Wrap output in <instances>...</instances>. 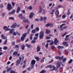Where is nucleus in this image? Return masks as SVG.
Here are the masks:
<instances>
[{
  "mask_svg": "<svg viewBox=\"0 0 73 73\" xmlns=\"http://www.w3.org/2000/svg\"><path fill=\"white\" fill-rule=\"evenodd\" d=\"M44 36V31H41L40 33L39 38L40 39H42Z\"/></svg>",
  "mask_w": 73,
  "mask_h": 73,
  "instance_id": "obj_1",
  "label": "nucleus"
},
{
  "mask_svg": "<svg viewBox=\"0 0 73 73\" xmlns=\"http://www.w3.org/2000/svg\"><path fill=\"white\" fill-rule=\"evenodd\" d=\"M7 8L8 11H11V10L12 9V5L9 3H8Z\"/></svg>",
  "mask_w": 73,
  "mask_h": 73,
  "instance_id": "obj_2",
  "label": "nucleus"
},
{
  "mask_svg": "<svg viewBox=\"0 0 73 73\" xmlns=\"http://www.w3.org/2000/svg\"><path fill=\"white\" fill-rule=\"evenodd\" d=\"M26 36H27V34H23L22 35V36L21 37V41H24V40H25V37H26Z\"/></svg>",
  "mask_w": 73,
  "mask_h": 73,
  "instance_id": "obj_3",
  "label": "nucleus"
},
{
  "mask_svg": "<svg viewBox=\"0 0 73 73\" xmlns=\"http://www.w3.org/2000/svg\"><path fill=\"white\" fill-rule=\"evenodd\" d=\"M63 58H64V56H62V57H60V56H56L55 57V58L56 59H58L59 61H61V60H62Z\"/></svg>",
  "mask_w": 73,
  "mask_h": 73,
  "instance_id": "obj_4",
  "label": "nucleus"
},
{
  "mask_svg": "<svg viewBox=\"0 0 73 73\" xmlns=\"http://www.w3.org/2000/svg\"><path fill=\"white\" fill-rule=\"evenodd\" d=\"M58 41H59L57 40V38H55L54 42V43L55 45H57V43H58Z\"/></svg>",
  "mask_w": 73,
  "mask_h": 73,
  "instance_id": "obj_5",
  "label": "nucleus"
},
{
  "mask_svg": "<svg viewBox=\"0 0 73 73\" xmlns=\"http://www.w3.org/2000/svg\"><path fill=\"white\" fill-rule=\"evenodd\" d=\"M18 17L19 18H21V19H25V17L23 16V14H20L18 15Z\"/></svg>",
  "mask_w": 73,
  "mask_h": 73,
  "instance_id": "obj_6",
  "label": "nucleus"
},
{
  "mask_svg": "<svg viewBox=\"0 0 73 73\" xmlns=\"http://www.w3.org/2000/svg\"><path fill=\"white\" fill-rule=\"evenodd\" d=\"M62 44L64 46H65L66 47L69 46L68 43V42H63L62 43Z\"/></svg>",
  "mask_w": 73,
  "mask_h": 73,
  "instance_id": "obj_7",
  "label": "nucleus"
},
{
  "mask_svg": "<svg viewBox=\"0 0 73 73\" xmlns=\"http://www.w3.org/2000/svg\"><path fill=\"white\" fill-rule=\"evenodd\" d=\"M23 19V21L24 23H27L28 22V23H29V22H28L29 20L27 19H26L25 17V19Z\"/></svg>",
  "mask_w": 73,
  "mask_h": 73,
  "instance_id": "obj_8",
  "label": "nucleus"
},
{
  "mask_svg": "<svg viewBox=\"0 0 73 73\" xmlns=\"http://www.w3.org/2000/svg\"><path fill=\"white\" fill-rule=\"evenodd\" d=\"M34 13H30L29 16V18L30 19H31V18H32L33 16H34Z\"/></svg>",
  "mask_w": 73,
  "mask_h": 73,
  "instance_id": "obj_9",
  "label": "nucleus"
},
{
  "mask_svg": "<svg viewBox=\"0 0 73 73\" xmlns=\"http://www.w3.org/2000/svg\"><path fill=\"white\" fill-rule=\"evenodd\" d=\"M15 10H14L13 11H11V12H9L8 13L9 15H13L14 14V13L15 12Z\"/></svg>",
  "mask_w": 73,
  "mask_h": 73,
  "instance_id": "obj_10",
  "label": "nucleus"
},
{
  "mask_svg": "<svg viewBox=\"0 0 73 73\" xmlns=\"http://www.w3.org/2000/svg\"><path fill=\"white\" fill-rule=\"evenodd\" d=\"M36 52H40V51L41 49H40V46H38L36 48Z\"/></svg>",
  "mask_w": 73,
  "mask_h": 73,
  "instance_id": "obj_11",
  "label": "nucleus"
},
{
  "mask_svg": "<svg viewBox=\"0 0 73 73\" xmlns=\"http://www.w3.org/2000/svg\"><path fill=\"white\" fill-rule=\"evenodd\" d=\"M60 66H61V63L59 62L57 63L56 67L57 68H59L60 67Z\"/></svg>",
  "mask_w": 73,
  "mask_h": 73,
  "instance_id": "obj_12",
  "label": "nucleus"
},
{
  "mask_svg": "<svg viewBox=\"0 0 73 73\" xmlns=\"http://www.w3.org/2000/svg\"><path fill=\"white\" fill-rule=\"evenodd\" d=\"M16 26H17V24H16V23H15L13 25L11 26V28H15Z\"/></svg>",
  "mask_w": 73,
  "mask_h": 73,
  "instance_id": "obj_13",
  "label": "nucleus"
},
{
  "mask_svg": "<svg viewBox=\"0 0 73 73\" xmlns=\"http://www.w3.org/2000/svg\"><path fill=\"white\" fill-rule=\"evenodd\" d=\"M65 25V24L63 23L62 24V25H60V29L61 31H63V29H62L63 28H62L64 26V25Z\"/></svg>",
  "mask_w": 73,
  "mask_h": 73,
  "instance_id": "obj_14",
  "label": "nucleus"
},
{
  "mask_svg": "<svg viewBox=\"0 0 73 73\" xmlns=\"http://www.w3.org/2000/svg\"><path fill=\"white\" fill-rule=\"evenodd\" d=\"M21 10V9L20 8V7L18 6L17 9V13H19V12Z\"/></svg>",
  "mask_w": 73,
  "mask_h": 73,
  "instance_id": "obj_15",
  "label": "nucleus"
},
{
  "mask_svg": "<svg viewBox=\"0 0 73 73\" xmlns=\"http://www.w3.org/2000/svg\"><path fill=\"white\" fill-rule=\"evenodd\" d=\"M36 63V61L35 60H32L31 62V64L32 65H34Z\"/></svg>",
  "mask_w": 73,
  "mask_h": 73,
  "instance_id": "obj_16",
  "label": "nucleus"
},
{
  "mask_svg": "<svg viewBox=\"0 0 73 73\" xmlns=\"http://www.w3.org/2000/svg\"><path fill=\"white\" fill-rule=\"evenodd\" d=\"M42 7L41 6H39V13H41L42 12Z\"/></svg>",
  "mask_w": 73,
  "mask_h": 73,
  "instance_id": "obj_17",
  "label": "nucleus"
},
{
  "mask_svg": "<svg viewBox=\"0 0 73 73\" xmlns=\"http://www.w3.org/2000/svg\"><path fill=\"white\" fill-rule=\"evenodd\" d=\"M21 47L22 50H24L25 49V45L22 44L21 46Z\"/></svg>",
  "mask_w": 73,
  "mask_h": 73,
  "instance_id": "obj_18",
  "label": "nucleus"
},
{
  "mask_svg": "<svg viewBox=\"0 0 73 73\" xmlns=\"http://www.w3.org/2000/svg\"><path fill=\"white\" fill-rule=\"evenodd\" d=\"M25 45L27 47L29 48H31V44L29 45L27 43L25 44Z\"/></svg>",
  "mask_w": 73,
  "mask_h": 73,
  "instance_id": "obj_19",
  "label": "nucleus"
},
{
  "mask_svg": "<svg viewBox=\"0 0 73 73\" xmlns=\"http://www.w3.org/2000/svg\"><path fill=\"white\" fill-rule=\"evenodd\" d=\"M57 48L58 49H63V48H64V46H60L58 45L57 46Z\"/></svg>",
  "mask_w": 73,
  "mask_h": 73,
  "instance_id": "obj_20",
  "label": "nucleus"
},
{
  "mask_svg": "<svg viewBox=\"0 0 73 73\" xmlns=\"http://www.w3.org/2000/svg\"><path fill=\"white\" fill-rule=\"evenodd\" d=\"M15 31V30L14 29H12L11 30H10L9 33H13Z\"/></svg>",
  "mask_w": 73,
  "mask_h": 73,
  "instance_id": "obj_21",
  "label": "nucleus"
},
{
  "mask_svg": "<svg viewBox=\"0 0 73 73\" xmlns=\"http://www.w3.org/2000/svg\"><path fill=\"white\" fill-rule=\"evenodd\" d=\"M1 37L2 38L4 39H6L7 38V37L4 36V35H3V34H2L1 35Z\"/></svg>",
  "mask_w": 73,
  "mask_h": 73,
  "instance_id": "obj_22",
  "label": "nucleus"
},
{
  "mask_svg": "<svg viewBox=\"0 0 73 73\" xmlns=\"http://www.w3.org/2000/svg\"><path fill=\"white\" fill-rule=\"evenodd\" d=\"M50 32V30L47 29L46 30V31L45 33L46 34H49V33Z\"/></svg>",
  "mask_w": 73,
  "mask_h": 73,
  "instance_id": "obj_23",
  "label": "nucleus"
},
{
  "mask_svg": "<svg viewBox=\"0 0 73 73\" xmlns=\"http://www.w3.org/2000/svg\"><path fill=\"white\" fill-rule=\"evenodd\" d=\"M18 54L17 52L15 51L13 52V54L14 56H16Z\"/></svg>",
  "mask_w": 73,
  "mask_h": 73,
  "instance_id": "obj_24",
  "label": "nucleus"
},
{
  "mask_svg": "<svg viewBox=\"0 0 73 73\" xmlns=\"http://www.w3.org/2000/svg\"><path fill=\"white\" fill-rule=\"evenodd\" d=\"M36 32H38L39 31V27H36L35 29Z\"/></svg>",
  "mask_w": 73,
  "mask_h": 73,
  "instance_id": "obj_25",
  "label": "nucleus"
},
{
  "mask_svg": "<svg viewBox=\"0 0 73 73\" xmlns=\"http://www.w3.org/2000/svg\"><path fill=\"white\" fill-rule=\"evenodd\" d=\"M55 14L57 16L59 15V11H58V10H57L55 12Z\"/></svg>",
  "mask_w": 73,
  "mask_h": 73,
  "instance_id": "obj_26",
  "label": "nucleus"
},
{
  "mask_svg": "<svg viewBox=\"0 0 73 73\" xmlns=\"http://www.w3.org/2000/svg\"><path fill=\"white\" fill-rule=\"evenodd\" d=\"M7 41H8V39H7L6 38L4 42L3 45H5V44H6L7 42Z\"/></svg>",
  "mask_w": 73,
  "mask_h": 73,
  "instance_id": "obj_27",
  "label": "nucleus"
},
{
  "mask_svg": "<svg viewBox=\"0 0 73 73\" xmlns=\"http://www.w3.org/2000/svg\"><path fill=\"white\" fill-rule=\"evenodd\" d=\"M33 34H31V36H30V39L31 40H32V38L33 37Z\"/></svg>",
  "mask_w": 73,
  "mask_h": 73,
  "instance_id": "obj_28",
  "label": "nucleus"
},
{
  "mask_svg": "<svg viewBox=\"0 0 73 73\" xmlns=\"http://www.w3.org/2000/svg\"><path fill=\"white\" fill-rule=\"evenodd\" d=\"M65 17H66V15L65 14H63L62 16V19H65Z\"/></svg>",
  "mask_w": 73,
  "mask_h": 73,
  "instance_id": "obj_29",
  "label": "nucleus"
},
{
  "mask_svg": "<svg viewBox=\"0 0 73 73\" xmlns=\"http://www.w3.org/2000/svg\"><path fill=\"white\" fill-rule=\"evenodd\" d=\"M28 8L29 9H30V10H32V9H33V7L32 6H30L28 7Z\"/></svg>",
  "mask_w": 73,
  "mask_h": 73,
  "instance_id": "obj_30",
  "label": "nucleus"
},
{
  "mask_svg": "<svg viewBox=\"0 0 73 73\" xmlns=\"http://www.w3.org/2000/svg\"><path fill=\"white\" fill-rule=\"evenodd\" d=\"M35 58L36 59L37 61H38L40 60V58H39L38 57H36Z\"/></svg>",
  "mask_w": 73,
  "mask_h": 73,
  "instance_id": "obj_31",
  "label": "nucleus"
},
{
  "mask_svg": "<svg viewBox=\"0 0 73 73\" xmlns=\"http://www.w3.org/2000/svg\"><path fill=\"white\" fill-rule=\"evenodd\" d=\"M3 49L4 50H7L8 49V47L6 46H4L3 47Z\"/></svg>",
  "mask_w": 73,
  "mask_h": 73,
  "instance_id": "obj_32",
  "label": "nucleus"
},
{
  "mask_svg": "<svg viewBox=\"0 0 73 73\" xmlns=\"http://www.w3.org/2000/svg\"><path fill=\"white\" fill-rule=\"evenodd\" d=\"M11 69H12V68H8L7 70V72H9V71H10V70H11Z\"/></svg>",
  "mask_w": 73,
  "mask_h": 73,
  "instance_id": "obj_33",
  "label": "nucleus"
},
{
  "mask_svg": "<svg viewBox=\"0 0 73 73\" xmlns=\"http://www.w3.org/2000/svg\"><path fill=\"white\" fill-rule=\"evenodd\" d=\"M19 60H17V63L16 64V65L17 66H18V65H19V64H19Z\"/></svg>",
  "mask_w": 73,
  "mask_h": 73,
  "instance_id": "obj_34",
  "label": "nucleus"
},
{
  "mask_svg": "<svg viewBox=\"0 0 73 73\" xmlns=\"http://www.w3.org/2000/svg\"><path fill=\"white\" fill-rule=\"evenodd\" d=\"M31 30V29H29L27 31V33H24V34H26L27 35H29V31H30Z\"/></svg>",
  "mask_w": 73,
  "mask_h": 73,
  "instance_id": "obj_35",
  "label": "nucleus"
},
{
  "mask_svg": "<svg viewBox=\"0 0 73 73\" xmlns=\"http://www.w3.org/2000/svg\"><path fill=\"white\" fill-rule=\"evenodd\" d=\"M50 25V23H48L46 25V27H49Z\"/></svg>",
  "mask_w": 73,
  "mask_h": 73,
  "instance_id": "obj_36",
  "label": "nucleus"
},
{
  "mask_svg": "<svg viewBox=\"0 0 73 73\" xmlns=\"http://www.w3.org/2000/svg\"><path fill=\"white\" fill-rule=\"evenodd\" d=\"M45 59V57H43V58L41 60V62H44V59Z\"/></svg>",
  "mask_w": 73,
  "mask_h": 73,
  "instance_id": "obj_37",
  "label": "nucleus"
},
{
  "mask_svg": "<svg viewBox=\"0 0 73 73\" xmlns=\"http://www.w3.org/2000/svg\"><path fill=\"white\" fill-rule=\"evenodd\" d=\"M19 64H20V62H21V57H20V56H19Z\"/></svg>",
  "mask_w": 73,
  "mask_h": 73,
  "instance_id": "obj_38",
  "label": "nucleus"
},
{
  "mask_svg": "<svg viewBox=\"0 0 73 73\" xmlns=\"http://www.w3.org/2000/svg\"><path fill=\"white\" fill-rule=\"evenodd\" d=\"M66 58H64L62 60V61L63 62H65V61H66Z\"/></svg>",
  "mask_w": 73,
  "mask_h": 73,
  "instance_id": "obj_39",
  "label": "nucleus"
},
{
  "mask_svg": "<svg viewBox=\"0 0 73 73\" xmlns=\"http://www.w3.org/2000/svg\"><path fill=\"white\" fill-rule=\"evenodd\" d=\"M61 7H62V6H61V5H59L57 7V9H59L60 8H61Z\"/></svg>",
  "mask_w": 73,
  "mask_h": 73,
  "instance_id": "obj_40",
  "label": "nucleus"
},
{
  "mask_svg": "<svg viewBox=\"0 0 73 73\" xmlns=\"http://www.w3.org/2000/svg\"><path fill=\"white\" fill-rule=\"evenodd\" d=\"M72 61H73V60L71 59L69 60L68 62L69 64H71V63H72Z\"/></svg>",
  "mask_w": 73,
  "mask_h": 73,
  "instance_id": "obj_41",
  "label": "nucleus"
},
{
  "mask_svg": "<svg viewBox=\"0 0 73 73\" xmlns=\"http://www.w3.org/2000/svg\"><path fill=\"white\" fill-rule=\"evenodd\" d=\"M36 32V30H33L32 31V33H35Z\"/></svg>",
  "mask_w": 73,
  "mask_h": 73,
  "instance_id": "obj_42",
  "label": "nucleus"
},
{
  "mask_svg": "<svg viewBox=\"0 0 73 73\" xmlns=\"http://www.w3.org/2000/svg\"><path fill=\"white\" fill-rule=\"evenodd\" d=\"M49 44V43H47L45 46V47L46 48H48V45Z\"/></svg>",
  "mask_w": 73,
  "mask_h": 73,
  "instance_id": "obj_43",
  "label": "nucleus"
},
{
  "mask_svg": "<svg viewBox=\"0 0 73 73\" xmlns=\"http://www.w3.org/2000/svg\"><path fill=\"white\" fill-rule=\"evenodd\" d=\"M53 41H52L50 43V45H53Z\"/></svg>",
  "mask_w": 73,
  "mask_h": 73,
  "instance_id": "obj_44",
  "label": "nucleus"
},
{
  "mask_svg": "<svg viewBox=\"0 0 73 73\" xmlns=\"http://www.w3.org/2000/svg\"><path fill=\"white\" fill-rule=\"evenodd\" d=\"M67 34V32L65 33H64L62 35V37H64L65 36V35H66Z\"/></svg>",
  "mask_w": 73,
  "mask_h": 73,
  "instance_id": "obj_45",
  "label": "nucleus"
},
{
  "mask_svg": "<svg viewBox=\"0 0 73 73\" xmlns=\"http://www.w3.org/2000/svg\"><path fill=\"white\" fill-rule=\"evenodd\" d=\"M10 73H17L16 72H15V71H14L12 70H11L10 71Z\"/></svg>",
  "mask_w": 73,
  "mask_h": 73,
  "instance_id": "obj_46",
  "label": "nucleus"
},
{
  "mask_svg": "<svg viewBox=\"0 0 73 73\" xmlns=\"http://www.w3.org/2000/svg\"><path fill=\"white\" fill-rule=\"evenodd\" d=\"M44 72H46V71H44V70H42L40 73H44Z\"/></svg>",
  "mask_w": 73,
  "mask_h": 73,
  "instance_id": "obj_47",
  "label": "nucleus"
},
{
  "mask_svg": "<svg viewBox=\"0 0 73 73\" xmlns=\"http://www.w3.org/2000/svg\"><path fill=\"white\" fill-rule=\"evenodd\" d=\"M61 17V15H57L56 17L57 18H60Z\"/></svg>",
  "mask_w": 73,
  "mask_h": 73,
  "instance_id": "obj_48",
  "label": "nucleus"
},
{
  "mask_svg": "<svg viewBox=\"0 0 73 73\" xmlns=\"http://www.w3.org/2000/svg\"><path fill=\"white\" fill-rule=\"evenodd\" d=\"M66 28H68V26H66L63 27L62 29L63 30V29H66Z\"/></svg>",
  "mask_w": 73,
  "mask_h": 73,
  "instance_id": "obj_49",
  "label": "nucleus"
},
{
  "mask_svg": "<svg viewBox=\"0 0 73 73\" xmlns=\"http://www.w3.org/2000/svg\"><path fill=\"white\" fill-rule=\"evenodd\" d=\"M9 19L10 20H14L15 19L13 17H10L9 18Z\"/></svg>",
  "mask_w": 73,
  "mask_h": 73,
  "instance_id": "obj_50",
  "label": "nucleus"
},
{
  "mask_svg": "<svg viewBox=\"0 0 73 73\" xmlns=\"http://www.w3.org/2000/svg\"><path fill=\"white\" fill-rule=\"evenodd\" d=\"M42 20H43V18L42 17H41L40 18V21H42Z\"/></svg>",
  "mask_w": 73,
  "mask_h": 73,
  "instance_id": "obj_51",
  "label": "nucleus"
},
{
  "mask_svg": "<svg viewBox=\"0 0 73 73\" xmlns=\"http://www.w3.org/2000/svg\"><path fill=\"white\" fill-rule=\"evenodd\" d=\"M7 27L6 26H5L3 27V29L4 30H5L6 31V29H7Z\"/></svg>",
  "mask_w": 73,
  "mask_h": 73,
  "instance_id": "obj_52",
  "label": "nucleus"
},
{
  "mask_svg": "<svg viewBox=\"0 0 73 73\" xmlns=\"http://www.w3.org/2000/svg\"><path fill=\"white\" fill-rule=\"evenodd\" d=\"M50 37L48 36H47L46 37V39L47 40H49V39H50Z\"/></svg>",
  "mask_w": 73,
  "mask_h": 73,
  "instance_id": "obj_53",
  "label": "nucleus"
},
{
  "mask_svg": "<svg viewBox=\"0 0 73 73\" xmlns=\"http://www.w3.org/2000/svg\"><path fill=\"white\" fill-rule=\"evenodd\" d=\"M16 33L17 34L18 36H20V33H18L17 31L16 32Z\"/></svg>",
  "mask_w": 73,
  "mask_h": 73,
  "instance_id": "obj_54",
  "label": "nucleus"
},
{
  "mask_svg": "<svg viewBox=\"0 0 73 73\" xmlns=\"http://www.w3.org/2000/svg\"><path fill=\"white\" fill-rule=\"evenodd\" d=\"M46 19H47V18L46 17H44L43 18V21H45L46 20Z\"/></svg>",
  "mask_w": 73,
  "mask_h": 73,
  "instance_id": "obj_55",
  "label": "nucleus"
},
{
  "mask_svg": "<svg viewBox=\"0 0 73 73\" xmlns=\"http://www.w3.org/2000/svg\"><path fill=\"white\" fill-rule=\"evenodd\" d=\"M13 35H14V36H16V35H17V33H16V32H15L13 33Z\"/></svg>",
  "mask_w": 73,
  "mask_h": 73,
  "instance_id": "obj_56",
  "label": "nucleus"
},
{
  "mask_svg": "<svg viewBox=\"0 0 73 73\" xmlns=\"http://www.w3.org/2000/svg\"><path fill=\"white\" fill-rule=\"evenodd\" d=\"M34 27V25H33L32 24L31 26V29H33V27Z\"/></svg>",
  "mask_w": 73,
  "mask_h": 73,
  "instance_id": "obj_57",
  "label": "nucleus"
},
{
  "mask_svg": "<svg viewBox=\"0 0 73 73\" xmlns=\"http://www.w3.org/2000/svg\"><path fill=\"white\" fill-rule=\"evenodd\" d=\"M48 68H53V66L51 65H49Z\"/></svg>",
  "mask_w": 73,
  "mask_h": 73,
  "instance_id": "obj_58",
  "label": "nucleus"
},
{
  "mask_svg": "<svg viewBox=\"0 0 73 73\" xmlns=\"http://www.w3.org/2000/svg\"><path fill=\"white\" fill-rule=\"evenodd\" d=\"M2 15V16H5V13H3L2 14H1Z\"/></svg>",
  "mask_w": 73,
  "mask_h": 73,
  "instance_id": "obj_59",
  "label": "nucleus"
},
{
  "mask_svg": "<svg viewBox=\"0 0 73 73\" xmlns=\"http://www.w3.org/2000/svg\"><path fill=\"white\" fill-rule=\"evenodd\" d=\"M53 62V60H51V61L49 62L48 63H52V62Z\"/></svg>",
  "mask_w": 73,
  "mask_h": 73,
  "instance_id": "obj_60",
  "label": "nucleus"
},
{
  "mask_svg": "<svg viewBox=\"0 0 73 73\" xmlns=\"http://www.w3.org/2000/svg\"><path fill=\"white\" fill-rule=\"evenodd\" d=\"M35 20L36 21H40V19H36Z\"/></svg>",
  "mask_w": 73,
  "mask_h": 73,
  "instance_id": "obj_61",
  "label": "nucleus"
},
{
  "mask_svg": "<svg viewBox=\"0 0 73 73\" xmlns=\"http://www.w3.org/2000/svg\"><path fill=\"white\" fill-rule=\"evenodd\" d=\"M54 48H55V47L54 46H51V48L53 50V49H54Z\"/></svg>",
  "mask_w": 73,
  "mask_h": 73,
  "instance_id": "obj_62",
  "label": "nucleus"
},
{
  "mask_svg": "<svg viewBox=\"0 0 73 73\" xmlns=\"http://www.w3.org/2000/svg\"><path fill=\"white\" fill-rule=\"evenodd\" d=\"M12 4L13 6L14 7V6H15V3L12 2Z\"/></svg>",
  "mask_w": 73,
  "mask_h": 73,
  "instance_id": "obj_63",
  "label": "nucleus"
},
{
  "mask_svg": "<svg viewBox=\"0 0 73 73\" xmlns=\"http://www.w3.org/2000/svg\"><path fill=\"white\" fill-rule=\"evenodd\" d=\"M65 41H68V40H69V38H65Z\"/></svg>",
  "mask_w": 73,
  "mask_h": 73,
  "instance_id": "obj_64",
  "label": "nucleus"
}]
</instances>
